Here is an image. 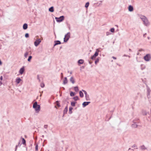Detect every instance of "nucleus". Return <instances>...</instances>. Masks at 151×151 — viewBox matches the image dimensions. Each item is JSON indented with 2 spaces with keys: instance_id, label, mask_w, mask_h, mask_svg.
I'll return each instance as SVG.
<instances>
[{
  "instance_id": "f257e3e1",
  "label": "nucleus",
  "mask_w": 151,
  "mask_h": 151,
  "mask_svg": "<svg viewBox=\"0 0 151 151\" xmlns=\"http://www.w3.org/2000/svg\"><path fill=\"white\" fill-rule=\"evenodd\" d=\"M33 108L35 109L36 112L38 113L40 110V105L38 104L37 102L35 101L33 104Z\"/></svg>"
},
{
  "instance_id": "f03ea898",
  "label": "nucleus",
  "mask_w": 151,
  "mask_h": 151,
  "mask_svg": "<svg viewBox=\"0 0 151 151\" xmlns=\"http://www.w3.org/2000/svg\"><path fill=\"white\" fill-rule=\"evenodd\" d=\"M143 58L146 61H149L151 59V55L150 54H147Z\"/></svg>"
},
{
  "instance_id": "7ed1b4c3",
  "label": "nucleus",
  "mask_w": 151,
  "mask_h": 151,
  "mask_svg": "<svg viewBox=\"0 0 151 151\" xmlns=\"http://www.w3.org/2000/svg\"><path fill=\"white\" fill-rule=\"evenodd\" d=\"M70 37V33L68 32L65 36L64 38V42H67Z\"/></svg>"
},
{
  "instance_id": "20e7f679",
  "label": "nucleus",
  "mask_w": 151,
  "mask_h": 151,
  "mask_svg": "<svg viewBox=\"0 0 151 151\" xmlns=\"http://www.w3.org/2000/svg\"><path fill=\"white\" fill-rule=\"evenodd\" d=\"M64 17L63 16H62L59 17H55V19L57 22H60L63 21L64 19Z\"/></svg>"
},
{
  "instance_id": "39448f33",
  "label": "nucleus",
  "mask_w": 151,
  "mask_h": 151,
  "mask_svg": "<svg viewBox=\"0 0 151 151\" xmlns=\"http://www.w3.org/2000/svg\"><path fill=\"white\" fill-rule=\"evenodd\" d=\"M41 42V40L40 39H38L36 40L34 42V45L36 47Z\"/></svg>"
},
{
  "instance_id": "423d86ee",
  "label": "nucleus",
  "mask_w": 151,
  "mask_h": 151,
  "mask_svg": "<svg viewBox=\"0 0 151 151\" xmlns=\"http://www.w3.org/2000/svg\"><path fill=\"white\" fill-rule=\"evenodd\" d=\"M147 97L149 99L150 98V93L151 90L150 88L147 86Z\"/></svg>"
},
{
  "instance_id": "0eeeda50",
  "label": "nucleus",
  "mask_w": 151,
  "mask_h": 151,
  "mask_svg": "<svg viewBox=\"0 0 151 151\" xmlns=\"http://www.w3.org/2000/svg\"><path fill=\"white\" fill-rule=\"evenodd\" d=\"M145 19H146L143 22L144 24L146 26L149 25L150 24V23L148 20L147 18H145Z\"/></svg>"
},
{
  "instance_id": "6e6552de",
  "label": "nucleus",
  "mask_w": 151,
  "mask_h": 151,
  "mask_svg": "<svg viewBox=\"0 0 151 151\" xmlns=\"http://www.w3.org/2000/svg\"><path fill=\"white\" fill-rule=\"evenodd\" d=\"M98 55V53L97 52H95L94 54L91 57V58L92 60L95 59Z\"/></svg>"
},
{
  "instance_id": "1a4fd4ad",
  "label": "nucleus",
  "mask_w": 151,
  "mask_h": 151,
  "mask_svg": "<svg viewBox=\"0 0 151 151\" xmlns=\"http://www.w3.org/2000/svg\"><path fill=\"white\" fill-rule=\"evenodd\" d=\"M91 103V102L90 101L88 102H84L82 104V106L83 107H84L88 105L89 104Z\"/></svg>"
},
{
  "instance_id": "9d476101",
  "label": "nucleus",
  "mask_w": 151,
  "mask_h": 151,
  "mask_svg": "<svg viewBox=\"0 0 151 151\" xmlns=\"http://www.w3.org/2000/svg\"><path fill=\"white\" fill-rule=\"evenodd\" d=\"M68 106L67 105L66 107H65L64 110L63 111V116H64V115L66 114L67 113V111H68Z\"/></svg>"
},
{
  "instance_id": "9b49d317",
  "label": "nucleus",
  "mask_w": 151,
  "mask_h": 151,
  "mask_svg": "<svg viewBox=\"0 0 151 151\" xmlns=\"http://www.w3.org/2000/svg\"><path fill=\"white\" fill-rule=\"evenodd\" d=\"M24 71V67L23 66L20 68L19 70V73L20 74H22Z\"/></svg>"
},
{
  "instance_id": "f8f14e48",
  "label": "nucleus",
  "mask_w": 151,
  "mask_h": 151,
  "mask_svg": "<svg viewBox=\"0 0 151 151\" xmlns=\"http://www.w3.org/2000/svg\"><path fill=\"white\" fill-rule=\"evenodd\" d=\"M140 18L142 20V21L143 22L146 19L145 18H147L146 17L142 15H140L139 16Z\"/></svg>"
},
{
  "instance_id": "ddd939ff",
  "label": "nucleus",
  "mask_w": 151,
  "mask_h": 151,
  "mask_svg": "<svg viewBox=\"0 0 151 151\" xmlns=\"http://www.w3.org/2000/svg\"><path fill=\"white\" fill-rule=\"evenodd\" d=\"M128 10L130 12H131L133 11V7L132 5H130L129 6Z\"/></svg>"
},
{
  "instance_id": "4468645a",
  "label": "nucleus",
  "mask_w": 151,
  "mask_h": 151,
  "mask_svg": "<svg viewBox=\"0 0 151 151\" xmlns=\"http://www.w3.org/2000/svg\"><path fill=\"white\" fill-rule=\"evenodd\" d=\"M55 44L54 46L57 45H58L60 44H61V42L59 40H56L54 41Z\"/></svg>"
},
{
  "instance_id": "2eb2a0df",
  "label": "nucleus",
  "mask_w": 151,
  "mask_h": 151,
  "mask_svg": "<svg viewBox=\"0 0 151 151\" xmlns=\"http://www.w3.org/2000/svg\"><path fill=\"white\" fill-rule=\"evenodd\" d=\"M28 28V24L27 23H24L23 26V28L24 30H26Z\"/></svg>"
},
{
  "instance_id": "dca6fc26",
  "label": "nucleus",
  "mask_w": 151,
  "mask_h": 151,
  "mask_svg": "<svg viewBox=\"0 0 151 151\" xmlns=\"http://www.w3.org/2000/svg\"><path fill=\"white\" fill-rule=\"evenodd\" d=\"M84 61L83 60L80 59L78 61V64H81L83 63Z\"/></svg>"
},
{
  "instance_id": "f3484780",
  "label": "nucleus",
  "mask_w": 151,
  "mask_h": 151,
  "mask_svg": "<svg viewBox=\"0 0 151 151\" xmlns=\"http://www.w3.org/2000/svg\"><path fill=\"white\" fill-rule=\"evenodd\" d=\"M70 82H71L73 84L75 83V81L73 77H72L70 78Z\"/></svg>"
},
{
  "instance_id": "a211bd4d",
  "label": "nucleus",
  "mask_w": 151,
  "mask_h": 151,
  "mask_svg": "<svg viewBox=\"0 0 151 151\" xmlns=\"http://www.w3.org/2000/svg\"><path fill=\"white\" fill-rule=\"evenodd\" d=\"M55 104H56V106H55V108H57L56 107V106H58V107H59L60 106V104L58 101H57L55 102Z\"/></svg>"
},
{
  "instance_id": "6ab92c4d",
  "label": "nucleus",
  "mask_w": 151,
  "mask_h": 151,
  "mask_svg": "<svg viewBox=\"0 0 151 151\" xmlns=\"http://www.w3.org/2000/svg\"><path fill=\"white\" fill-rule=\"evenodd\" d=\"M21 81V79L19 78H17L16 80V82L18 84Z\"/></svg>"
},
{
  "instance_id": "aec40b11",
  "label": "nucleus",
  "mask_w": 151,
  "mask_h": 151,
  "mask_svg": "<svg viewBox=\"0 0 151 151\" xmlns=\"http://www.w3.org/2000/svg\"><path fill=\"white\" fill-rule=\"evenodd\" d=\"M68 83V80L66 77H65L64 78V80L63 81V84H65Z\"/></svg>"
},
{
  "instance_id": "412c9836",
  "label": "nucleus",
  "mask_w": 151,
  "mask_h": 151,
  "mask_svg": "<svg viewBox=\"0 0 151 151\" xmlns=\"http://www.w3.org/2000/svg\"><path fill=\"white\" fill-rule=\"evenodd\" d=\"M21 139H22V143L24 145H26V142L25 139H24V138L21 137Z\"/></svg>"
},
{
  "instance_id": "4be33fe9",
  "label": "nucleus",
  "mask_w": 151,
  "mask_h": 151,
  "mask_svg": "<svg viewBox=\"0 0 151 151\" xmlns=\"http://www.w3.org/2000/svg\"><path fill=\"white\" fill-rule=\"evenodd\" d=\"M49 11L52 12H54V7L53 6H51L50 7L49 9Z\"/></svg>"
},
{
  "instance_id": "5701e85b",
  "label": "nucleus",
  "mask_w": 151,
  "mask_h": 151,
  "mask_svg": "<svg viewBox=\"0 0 151 151\" xmlns=\"http://www.w3.org/2000/svg\"><path fill=\"white\" fill-rule=\"evenodd\" d=\"M73 109V107H69V113L70 114H72V111Z\"/></svg>"
},
{
  "instance_id": "b1692460",
  "label": "nucleus",
  "mask_w": 151,
  "mask_h": 151,
  "mask_svg": "<svg viewBox=\"0 0 151 151\" xmlns=\"http://www.w3.org/2000/svg\"><path fill=\"white\" fill-rule=\"evenodd\" d=\"M140 66H141V69L142 70H143L144 69L146 68L145 65L144 64L141 65Z\"/></svg>"
},
{
  "instance_id": "393cba45",
  "label": "nucleus",
  "mask_w": 151,
  "mask_h": 151,
  "mask_svg": "<svg viewBox=\"0 0 151 151\" xmlns=\"http://www.w3.org/2000/svg\"><path fill=\"white\" fill-rule=\"evenodd\" d=\"M132 127L134 128H136L138 127V125L134 123L133 124H132Z\"/></svg>"
},
{
  "instance_id": "a878e982",
  "label": "nucleus",
  "mask_w": 151,
  "mask_h": 151,
  "mask_svg": "<svg viewBox=\"0 0 151 151\" xmlns=\"http://www.w3.org/2000/svg\"><path fill=\"white\" fill-rule=\"evenodd\" d=\"M80 96L82 98L83 97V94L81 91H80L79 92Z\"/></svg>"
},
{
  "instance_id": "bb28decb",
  "label": "nucleus",
  "mask_w": 151,
  "mask_h": 151,
  "mask_svg": "<svg viewBox=\"0 0 151 151\" xmlns=\"http://www.w3.org/2000/svg\"><path fill=\"white\" fill-rule=\"evenodd\" d=\"M140 148L142 150H145L147 149V148L145 147L144 145L141 146H140Z\"/></svg>"
},
{
  "instance_id": "cd10ccee",
  "label": "nucleus",
  "mask_w": 151,
  "mask_h": 151,
  "mask_svg": "<svg viewBox=\"0 0 151 151\" xmlns=\"http://www.w3.org/2000/svg\"><path fill=\"white\" fill-rule=\"evenodd\" d=\"M76 102L72 101L71 102V105L72 106H75Z\"/></svg>"
},
{
  "instance_id": "c85d7f7f",
  "label": "nucleus",
  "mask_w": 151,
  "mask_h": 151,
  "mask_svg": "<svg viewBox=\"0 0 151 151\" xmlns=\"http://www.w3.org/2000/svg\"><path fill=\"white\" fill-rule=\"evenodd\" d=\"M85 97L86 100L88 101L90 100V99L88 95L85 96Z\"/></svg>"
},
{
  "instance_id": "c756f323",
  "label": "nucleus",
  "mask_w": 151,
  "mask_h": 151,
  "mask_svg": "<svg viewBox=\"0 0 151 151\" xmlns=\"http://www.w3.org/2000/svg\"><path fill=\"white\" fill-rule=\"evenodd\" d=\"M73 99L75 101H76L79 99V98L77 96H76L75 97H74Z\"/></svg>"
},
{
  "instance_id": "7c9ffc66",
  "label": "nucleus",
  "mask_w": 151,
  "mask_h": 151,
  "mask_svg": "<svg viewBox=\"0 0 151 151\" xmlns=\"http://www.w3.org/2000/svg\"><path fill=\"white\" fill-rule=\"evenodd\" d=\"M74 90L76 92H77L79 90L78 88V86H76L74 87Z\"/></svg>"
},
{
  "instance_id": "2f4dec72",
  "label": "nucleus",
  "mask_w": 151,
  "mask_h": 151,
  "mask_svg": "<svg viewBox=\"0 0 151 151\" xmlns=\"http://www.w3.org/2000/svg\"><path fill=\"white\" fill-rule=\"evenodd\" d=\"M75 94V93L73 92L72 91H71L70 92V96H74Z\"/></svg>"
},
{
  "instance_id": "473e14b6",
  "label": "nucleus",
  "mask_w": 151,
  "mask_h": 151,
  "mask_svg": "<svg viewBox=\"0 0 151 151\" xmlns=\"http://www.w3.org/2000/svg\"><path fill=\"white\" fill-rule=\"evenodd\" d=\"M32 58V57L31 56H29L27 60L29 62H30L31 61V59Z\"/></svg>"
},
{
  "instance_id": "72a5a7b5",
  "label": "nucleus",
  "mask_w": 151,
  "mask_h": 151,
  "mask_svg": "<svg viewBox=\"0 0 151 151\" xmlns=\"http://www.w3.org/2000/svg\"><path fill=\"white\" fill-rule=\"evenodd\" d=\"M99 58H97L96 59V60L95 62V64H97V63L98 62H99Z\"/></svg>"
},
{
  "instance_id": "f704fd0d",
  "label": "nucleus",
  "mask_w": 151,
  "mask_h": 151,
  "mask_svg": "<svg viewBox=\"0 0 151 151\" xmlns=\"http://www.w3.org/2000/svg\"><path fill=\"white\" fill-rule=\"evenodd\" d=\"M89 2H88L86 3L85 5V7L86 8H88L89 6Z\"/></svg>"
},
{
  "instance_id": "c9c22d12",
  "label": "nucleus",
  "mask_w": 151,
  "mask_h": 151,
  "mask_svg": "<svg viewBox=\"0 0 151 151\" xmlns=\"http://www.w3.org/2000/svg\"><path fill=\"white\" fill-rule=\"evenodd\" d=\"M115 29L114 28H112L110 29V31L111 32H114Z\"/></svg>"
},
{
  "instance_id": "e433bc0d",
  "label": "nucleus",
  "mask_w": 151,
  "mask_h": 151,
  "mask_svg": "<svg viewBox=\"0 0 151 151\" xmlns=\"http://www.w3.org/2000/svg\"><path fill=\"white\" fill-rule=\"evenodd\" d=\"M29 34L28 33H26L25 35V37L26 38H28L29 37Z\"/></svg>"
},
{
  "instance_id": "4c0bfd02",
  "label": "nucleus",
  "mask_w": 151,
  "mask_h": 151,
  "mask_svg": "<svg viewBox=\"0 0 151 151\" xmlns=\"http://www.w3.org/2000/svg\"><path fill=\"white\" fill-rule=\"evenodd\" d=\"M28 55V53L27 52H26L24 54V57L25 58H27Z\"/></svg>"
},
{
  "instance_id": "58836bf2",
  "label": "nucleus",
  "mask_w": 151,
  "mask_h": 151,
  "mask_svg": "<svg viewBox=\"0 0 151 151\" xmlns=\"http://www.w3.org/2000/svg\"><path fill=\"white\" fill-rule=\"evenodd\" d=\"M35 150L36 151H38V145L37 144L36 145V146H35Z\"/></svg>"
},
{
  "instance_id": "ea45409f",
  "label": "nucleus",
  "mask_w": 151,
  "mask_h": 151,
  "mask_svg": "<svg viewBox=\"0 0 151 151\" xmlns=\"http://www.w3.org/2000/svg\"><path fill=\"white\" fill-rule=\"evenodd\" d=\"M37 78L39 80V82H40V78L39 75H37Z\"/></svg>"
},
{
  "instance_id": "a19ab883",
  "label": "nucleus",
  "mask_w": 151,
  "mask_h": 151,
  "mask_svg": "<svg viewBox=\"0 0 151 151\" xmlns=\"http://www.w3.org/2000/svg\"><path fill=\"white\" fill-rule=\"evenodd\" d=\"M138 120V119H134V120H133V122L134 123L136 124V123H137V122H136V121L137 120Z\"/></svg>"
},
{
  "instance_id": "79ce46f5",
  "label": "nucleus",
  "mask_w": 151,
  "mask_h": 151,
  "mask_svg": "<svg viewBox=\"0 0 151 151\" xmlns=\"http://www.w3.org/2000/svg\"><path fill=\"white\" fill-rule=\"evenodd\" d=\"M82 91L84 93V94H85V96L88 95V94H87V93L86 91H85V90H82Z\"/></svg>"
},
{
  "instance_id": "37998d69",
  "label": "nucleus",
  "mask_w": 151,
  "mask_h": 151,
  "mask_svg": "<svg viewBox=\"0 0 151 151\" xmlns=\"http://www.w3.org/2000/svg\"><path fill=\"white\" fill-rule=\"evenodd\" d=\"M41 87L42 88H43L45 87V84L43 83H42L41 84Z\"/></svg>"
},
{
  "instance_id": "c03bdc74",
  "label": "nucleus",
  "mask_w": 151,
  "mask_h": 151,
  "mask_svg": "<svg viewBox=\"0 0 151 151\" xmlns=\"http://www.w3.org/2000/svg\"><path fill=\"white\" fill-rule=\"evenodd\" d=\"M111 34V33L109 32H106V35L107 36L109 35H110Z\"/></svg>"
},
{
  "instance_id": "a18cd8bd",
  "label": "nucleus",
  "mask_w": 151,
  "mask_h": 151,
  "mask_svg": "<svg viewBox=\"0 0 151 151\" xmlns=\"http://www.w3.org/2000/svg\"><path fill=\"white\" fill-rule=\"evenodd\" d=\"M100 51L99 49H96V51L95 52H97L99 54V52Z\"/></svg>"
},
{
  "instance_id": "49530a36",
  "label": "nucleus",
  "mask_w": 151,
  "mask_h": 151,
  "mask_svg": "<svg viewBox=\"0 0 151 151\" xmlns=\"http://www.w3.org/2000/svg\"><path fill=\"white\" fill-rule=\"evenodd\" d=\"M145 51V50L144 49H142V48L138 50V51L139 52H141L142 51Z\"/></svg>"
},
{
  "instance_id": "de8ad7c7",
  "label": "nucleus",
  "mask_w": 151,
  "mask_h": 151,
  "mask_svg": "<svg viewBox=\"0 0 151 151\" xmlns=\"http://www.w3.org/2000/svg\"><path fill=\"white\" fill-rule=\"evenodd\" d=\"M44 127L45 128H47V125H44Z\"/></svg>"
},
{
  "instance_id": "09e8293b",
  "label": "nucleus",
  "mask_w": 151,
  "mask_h": 151,
  "mask_svg": "<svg viewBox=\"0 0 151 151\" xmlns=\"http://www.w3.org/2000/svg\"><path fill=\"white\" fill-rule=\"evenodd\" d=\"M143 114L144 115H146L147 114L146 112L145 111L143 112Z\"/></svg>"
},
{
  "instance_id": "8fccbe9b",
  "label": "nucleus",
  "mask_w": 151,
  "mask_h": 151,
  "mask_svg": "<svg viewBox=\"0 0 151 151\" xmlns=\"http://www.w3.org/2000/svg\"><path fill=\"white\" fill-rule=\"evenodd\" d=\"M61 78H63V73H61Z\"/></svg>"
},
{
  "instance_id": "3c124183",
  "label": "nucleus",
  "mask_w": 151,
  "mask_h": 151,
  "mask_svg": "<svg viewBox=\"0 0 151 151\" xmlns=\"http://www.w3.org/2000/svg\"><path fill=\"white\" fill-rule=\"evenodd\" d=\"M17 147H18V145H17L16 146V147H15V151H16V150H17Z\"/></svg>"
},
{
  "instance_id": "603ef678",
  "label": "nucleus",
  "mask_w": 151,
  "mask_h": 151,
  "mask_svg": "<svg viewBox=\"0 0 151 151\" xmlns=\"http://www.w3.org/2000/svg\"><path fill=\"white\" fill-rule=\"evenodd\" d=\"M112 58L114 59H115V60H116V57H114V56H113V57H112Z\"/></svg>"
},
{
  "instance_id": "864d4df0",
  "label": "nucleus",
  "mask_w": 151,
  "mask_h": 151,
  "mask_svg": "<svg viewBox=\"0 0 151 151\" xmlns=\"http://www.w3.org/2000/svg\"><path fill=\"white\" fill-rule=\"evenodd\" d=\"M3 79V77L2 76H1L0 77V79L2 80Z\"/></svg>"
},
{
  "instance_id": "5fc2aeb1",
  "label": "nucleus",
  "mask_w": 151,
  "mask_h": 151,
  "mask_svg": "<svg viewBox=\"0 0 151 151\" xmlns=\"http://www.w3.org/2000/svg\"><path fill=\"white\" fill-rule=\"evenodd\" d=\"M92 63V62L91 61H89V63L90 64H91Z\"/></svg>"
},
{
  "instance_id": "6e6d98bb",
  "label": "nucleus",
  "mask_w": 151,
  "mask_h": 151,
  "mask_svg": "<svg viewBox=\"0 0 151 151\" xmlns=\"http://www.w3.org/2000/svg\"><path fill=\"white\" fill-rule=\"evenodd\" d=\"M2 64V62L1 61V60L0 59V65H1Z\"/></svg>"
},
{
  "instance_id": "4d7b16f0",
  "label": "nucleus",
  "mask_w": 151,
  "mask_h": 151,
  "mask_svg": "<svg viewBox=\"0 0 151 151\" xmlns=\"http://www.w3.org/2000/svg\"><path fill=\"white\" fill-rule=\"evenodd\" d=\"M135 145H134L132 146V147H135Z\"/></svg>"
},
{
  "instance_id": "13d9d810",
  "label": "nucleus",
  "mask_w": 151,
  "mask_h": 151,
  "mask_svg": "<svg viewBox=\"0 0 151 151\" xmlns=\"http://www.w3.org/2000/svg\"><path fill=\"white\" fill-rule=\"evenodd\" d=\"M123 56H127V55H126L124 54V55H123Z\"/></svg>"
},
{
  "instance_id": "bf43d9fd",
  "label": "nucleus",
  "mask_w": 151,
  "mask_h": 151,
  "mask_svg": "<svg viewBox=\"0 0 151 151\" xmlns=\"http://www.w3.org/2000/svg\"><path fill=\"white\" fill-rule=\"evenodd\" d=\"M129 50L130 51H132V50L131 49H129Z\"/></svg>"
},
{
  "instance_id": "052dcab7",
  "label": "nucleus",
  "mask_w": 151,
  "mask_h": 151,
  "mask_svg": "<svg viewBox=\"0 0 151 151\" xmlns=\"http://www.w3.org/2000/svg\"><path fill=\"white\" fill-rule=\"evenodd\" d=\"M72 73V72H71H71H70V74H71Z\"/></svg>"
},
{
  "instance_id": "680f3d73",
  "label": "nucleus",
  "mask_w": 151,
  "mask_h": 151,
  "mask_svg": "<svg viewBox=\"0 0 151 151\" xmlns=\"http://www.w3.org/2000/svg\"><path fill=\"white\" fill-rule=\"evenodd\" d=\"M139 52H138V53H137V55H139Z\"/></svg>"
},
{
  "instance_id": "e2e57ef3",
  "label": "nucleus",
  "mask_w": 151,
  "mask_h": 151,
  "mask_svg": "<svg viewBox=\"0 0 151 151\" xmlns=\"http://www.w3.org/2000/svg\"><path fill=\"white\" fill-rule=\"evenodd\" d=\"M127 57H128L129 58H130V56H129V55H127Z\"/></svg>"
},
{
  "instance_id": "0e129e2a",
  "label": "nucleus",
  "mask_w": 151,
  "mask_h": 151,
  "mask_svg": "<svg viewBox=\"0 0 151 151\" xmlns=\"http://www.w3.org/2000/svg\"><path fill=\"white\" fill-rule=\"evenodd\" d=\"M84 67H84V66H82V68H84Z\"/></svg>"
},
{
  "instance_id": "69168bd1",
  "label": "nucleus",
  "mask_w": 151,
  "mask_h": 151,
  "mask_svg": "<svg viewBox=\"0 0 151 151\" xmlns=\"http://www.w3.org/2000/svg\"><path fill=\"white\" fill-rule=\"evenodd\" d=\"M42 137H44V135H42Z\"/></svg>"
},
{
  "instance_id": "338daca9",
  "label": "nucleus",
  "mask_w": 151,
  "mask_h": 151,
  "mask_svg": "<svg viewBox=\"0 0 151 151\" xmlns=\"http://www.w3.org/2000/svg\"><path fill=\"white\" fill-rule=\"evenodd\" d=\"M69 29H70V26H69Z\"/></svg>"
},
{
  "instance_id": "774afa93",
  "label": "nucleus",
  "mask_w": 151,
  "mask_h": 151,
  "mask_svg": "<svg viewBox=\"0 0 151 151\" xmlns=\"http://www.w3.org/2000/svg\"><path fill=\"white\" fill-rule=\"evenodd\" d=\"M19 144H20V143H19V144H18V146H19Z\"/></svg>"
}]
</instances>
